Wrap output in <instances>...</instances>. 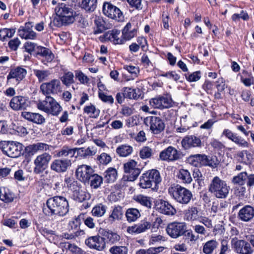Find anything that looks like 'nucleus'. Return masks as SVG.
Listing matches in <instances>:
<instances>
[{
  "label": "nucleus",
  "instance_id": "nucleus-1",
  "mask_svg": "<svg viewBox=\"0 0 254 254\" xmlns=\"http://www.w3.org/2000/svg\"><path fill=\"white\" fill-rule=\"evenodd\" d=\"M55 11L56 17L53 20V23L57 27L71 24L75 20V12L65 3H59Z\"/></svg>",
  "mask_w": 254,
  "mask_h": 254
},
{
  "label": "nucleus",
  "instance_id": "nucleus-2",
  "mask_svg": "<svg viewBox=\"0 0 254 254\" xmlns=\"http://www.w3.org/2000/svg\"><path fill=\"white\" fill-rule=\"evenodd\" d=\"M46 205L51 215L64 216L69 211L68 202L63 196H56L51 197L47 200Z\"/></svg>",
  "mask_w": 254,
  "mask_h": 254
},
{
  "label": "nucleus",
  "instance_id": "nucleus-3",
  "mask_svg": "<svg viewBox=\"0 0 254 254\" xmlns=\"http://www.w3.org/2000/svg\"><path fill=\"white\" fill-rule=\"evenodd\" d=\"M230 187L226 182L218 176L214 177L210 181L208 191L217 198L224 199L229 193Z\"/></svg>",
  "mask_w": 254,
  "mask_h": 254
},
{
  "label": "nucleus",
  "instance_id": "nucleus-4",
  "mask_svg": "<svg viewBox=\"0 0 254 254\" xmlns=\"http://www.w3.org/2000/svg\"><path fill=\"white\" fill-rule=\"evenodd\" d=\"M77 152L78 155L86 158L88 156H93L96 154V151L93 147H88L86 148L84 147L72 148L68 146H64L61 150L57 153L58 157H66L69 156L70 158L74 157L75 153Z\"/></svg>",
  "mask_w": 254,
  "mask_h": 254
},
{
  "label": "nucleus",
  "instance_id": "nucleus-5",
  "mask_svg": "<svg viewBox=\"0 0 254 254\" xmlns=\"http://www.w3.org/2000/svg\"><path fill=\"white\" fill-rule=\"evenodd\" d=\"M168 192L177 202L182 204H188L192 197L190 190L179 185L170 187Z\"/></svg>",
  "mask_w": 254,
  "mask_h": 254
},
{
  "label": "nucleus",
  "instance_id": "nucleus-6",
  "mask_svg": "<svg viewBox=\"0 0 254 254\" xmlns=\"http://www.w3.org/2000/svg\"><path fill=\"white\" fill-rule=\"evenodd\" d=\"M138 16H135L128 22L122 30V37L124 42L130 40L137 35L139 23Z\"/></svg>",
  "mask_w": 254,
  "mask_h": 254
},
{
  "label": "nucleus",
  "instance_id": "nucleus-7",
  "mask_svg": "<svg viewBox=\"0 0 254 254\" xmlns=\"http://www.w3.org/2000/svg\"><path fill=\"white\" fill-rule=\"evenodd\" d=\"M144 123L150 127V130L154 134H158L163 132L165 128V124L163 120L156 116H149L144 120Z\"/></svg>",
  "mask_w": 254,
  "mask_h": 254
},
{
  "label": "nucleus",
  "instance_id": "nucleus-8",
  "mask_svg": "<svg viewBox=\"0 0 254 254\" xmlns=\"http://www.w3.org/2000/svg\"><path fill=\"white\" fill-rule=\"evenodd\" d=\"M1 149L3 153L8 157L16 158L21 153L22 145L17 142L4 141Z\"/></svg>",
  "mask_w": 254,
  "mask_h": 254
},
{
  "label": "nucleus",
  "instance_id": "nucleus-9",
  "mask_svg": "<svg viewBox=\"0 0 254 254\" xmlns=\"http://www.w3.org/2000/svg\"><path fill=\"white\" fill-rule=\"evenodd\" d=\"M103 12L109 18L118 21L124 20V16L121 10L110 2H105L103 5Z\"/></svg>",
  "mask_w": 254,
  "mask_h": 254
},
{
  "label": "nucleus",
  "instance_id": "nucleus-10",
  "mask_svg": "<svg viewBox=\"0 0 254 254\" xmlns=\"http://www.w3.org/2000/svg\"><path fill=\"white\" fill-rule=\"evenodd\" d=\"M40 90L45 95H55L62 91L61 82L57 79H54L49 82L42 84Z\"/></svg>",
  "mask_w": 254,
  "mask_h": 254
},
{
  "label": "nucleus",
  "instance_id": "nucleus-11",
  "mask_svg": "<svg viewBox=\"0 0 254 254\" xmlns=\"http://www.w3.org/2000/svg\"><path fill=\"white\" fill-rule=\"evenodd\" d=\"M231 245L234 251L238 254H252L253 250L248 242L243 240H238L235 237L231 240Z\"/></svg>",
  "mask_w": 254,
  "mask_h": 254
},
{
  "label": "nucleus",
  "instance_id": "nucleus-12",
  "mask_svg": "<svg viewBox=\"0 0 254 254\" xmlns=\"http://www.w3.org/2000/svg\"><path fill=\"white\" fill-rule=\"evenodd\" d=\"M186 227V224L184 222H174L168 225L166 231L170 237L177 238L184 235Z\"/></svg>",
  "mask_w": 254,
  "mask_h": 254
},
{
  "label": "nucleus",
  "instance_id": "nucleus-13",
  "mask_svg": "<svg viewBox=\"0 0 254 254\" xmlns=\"http://www.w3.org/2000/svg\"><path fill=\"white\" fill-rule=\"evenodd\" d=\"M85 243L90 249L98 251H103L106 247L104 238L99 235L88 237L85 240Z\"/></svg>",
  "mask_w": 254,
  "mask_h": 254
},
{
  "label": "nucleus",
  "instance_id": "nucleus-14",
  "mask_svg": "<svg viewBox=\"0 0 254 254\" xmlns=\"http://www.w3.org/2000/svg\"><path fill=\"white\" fill-rule=\"evenodd\" d=\"M124 171L127 174V179L129 181L135 180L140 173V170L137 167V162L133 160H130L124 164Z\"/></svg>",
  "mask_w": 254,
  "mask_h": 254
},
{
  "label": "nucleus",
  "instance_id": "nucleus-15",
  "mask_svg": "<svg viewBox=\"0 0 254 254\" xmlns=\"http://www.w3.org/2000/svg\"><path fill=\"white\" fill-rule=\"evenodd\" d=\"M52 156L48 153H43L37 157L34 161L35 167L34 172L36 174H40L43 172L48 166V164L51 160Z\"/></svg>",
  "mask_w": 254,
  "mask_h": 254
},
{
  "label": "nucleus",
  "instance_id": "nucleus-16",
  "mask_svg": "<svg viewBox=\"0 0 254 254\" xmlns=\"http://www.w3.org/2000/svg\"><path fill=\"white\" fill-rule=\"evenodd\" d=\"M149 102L152 107L162 109L171 107L172 100L169 96L164 95L151 99Z\"/></svg>",
  "mask_w": 254,
  "mask_h": 254
},
{
  "label": "nucleus",
  "instance_id": "nucleus-17",
  "mask_svg": "<svg viewBox=\"0 0 254 254\" xmlns=\"http://www.w3.org/2000/svg\"><path fill=\"white\" fill-rule=\"evenodd\" d=\"M180 155L179 151L175 148L170 146L160 152L159 158L162 161L171 162L180 159Z\"/></svg>",
  "mask_w": 254,
  "mask_h": 254
},
{
  "label": "nucleus",
  "instance_id": "nucleus-18",
  "mask_svg": "<svg viewBox=\"0 0 254 254\" xmlns=\"http://www.w3.org/2000/svg\"><path fill=\"white\" fill-rule=\"evenodd\" d=\"M93 173L94 170L90 166L84 164L78 166L76 170L77 178L84 183L89 182Z\"/></svg>",
  "mask_w": 254,
  "mask_h": 254
},
{
  "label": "nucleus",
  "instance_id": "nucleus-19",
  "mask_svg": "<svg viewBox=\"0 0 254 254\" xmlns=\"http://www.w3.org/2000/svg\"><path fill=\"white\" fill-rule=\"evenodd\" d=\"M72 164L71 159H57L53 161L51 164V169L57 173H63L66 171Z\"/></svg>",
  "mask_w": 254,
  "mask_h": 254
},
{
  "label": "nucleus",
  "instance_id": "nucleus-20",
  "mask_svg": "<svg viewBox=\"0 0 254 254\" xmlns=\"http://www.w3.org/2000/svg\"><path fill=\"white\" fill-rule=\"evenodd\" d=\"M200 218L199 209L197 207L191 206L184 211V219L188 222L199 221Z\"/></svg>",
  "mask_w": 254,
  "mask_h": 254
},
{
  "label": "nucleus",
  "instance_id": "nucleus-21",
  "mask_svg": "<svg viewBox=\"0 0 254 254\" xmlns=\"http://www.w3.org/2000/svg\"><path fill=\"white\" fill-rule=\"evenodd\" d=\"M156 209L161 213L172 216L175 215L177 211L176 209L168 201L162 199H159L155 203Z\"/></svg>",
  "mask_w": 254,
  "mask_h": 254
},
{
  "label": "nucleus",
  "instance_id": "nucleus-22",
  "mask_svg": "<svg viewBox=\"0 0 254 254\" xmlns=\"http://www.w3.org/2000/svg\"><path fill=\"white\" fill-rule=\"evenodd\" d=\"M238 218L242 221L247 222L254 218V208L250 205H247L238 212Z\"/></svg>",
  "mask_w": 254,
  "mask_h": 254
},
{
  "label": "nucleus",
  "instance_id": "nucleus-23",
  "mask_svg": "<svg viewBox=\"0 0 254 254\" xmlns=\"http://www.w3.org/2000/svg\"><path fill=\"white\" fill-rule=\"evenodd\" d=\"M151 226L149 222L143 220L136 224L128 227L127 231L130 234H140L149 229Z\"/></svg>",
  "mask_w": 254,
  "mask_h": 254
},
{
  "label": "nucleus",
  "instance_id": "nucleus-24",
  "mask_svg": "<svg viewBox=\"0 0 254 254\" xmlns=\"http://www.w3.org/2000/svg\"><path fill=\"white\" fill-rule=\"evenodd\" d=\"M26 73V69L20 67L12 69L7 76V81L8 82H12V80L15 79L16 84H18L24 78Z\"/></svg>",
  "mask_w": 254,
  "mask_h": 254
},
{
  "label": "nucleus",
  "instance_id": "nucleus-25",
  "mask_svg": "<svg viewBox=\"0 0 254 254\" xmlns=\"http://www.w3.org/2000/svg\"><path fill=\"white\" fill-rule=\"evenodd\" d=\"M48 108H46V113L53 116H58L62 111V108L52 97L47 96Z\"/></svg>",
  "mask_w": 254,
  "mask_h": 254
},
{
  "label": "nucleus",
  "instance_id": "nucleus-26",
  "mask_svg": "<svg viewBox=\"0 0 254 254\" xmlns=\"http://www.w3.org/2000/svg\"><path fill=\"white\" fill-rule=\"evenodd\" d=\"M182 145L185 149L191 147H200L201 141L199 137L194 135H188L185 137L182 141Z\"/></svg>",
  "mask_w": 254,
  "mask_h": 254
},
{
  "label": "nucleus",
  "instance_id": "nucleus-27",
  "mask_svg": "<svg viewBox=\"0 0 254 254\" xmlns=\"http://www.w3.org/2000/svg\"><path fill=\"white\" fill-rule=\"evenodd\" d=\"M29 102L22 96H15L10 102V106L14 110L25 109L28 106Z\"/></svg>",
  "mask_w": 254,
  "mask_h": 254
},
{
  "label": "nucleus",
  "instance_id": "nucleus-28",
  "mask_svg": "<svg viewBox=\"0 0 254 254\" xmlns=\"http://www.w3.org/2000/svg\"><path fill=\"white\" fill-rule=\"evenodd\" d=\"M207 155L205 154H195L190 155L188 158L190 164L195 167L204 166L206 163Z\"/></svg>",
  "mask_w": 254,
  "mask_h": 254
},
{
  "label": "nucleus",
  "instance_id": "nucleus-29",
  "mask_svg": "<svg viewBox=\"0 0 254 254\" xmlns=\"http://www.w3.org/2000/svg\"><path fill=\"white\" fill-rule=\"evenodd\" d=\"M71 197L75 200L81 202L89 198V193L76 187L72 192Z\"/></svg>",
  "mask_w": 254,
  "mask_h": 254
},
{
  "label": "nucleus",
  "instance_id": "nucleus-30",
  "mask_svg": "<svg viewBox=\"0 0 254 254\" xmlns=\"http://www.w3.org/2000/svg\"><path fill=\"white\" fill-rule=\"evenodd\" d=\"M227 206L228 204L226 201L219 203L218 201H215L212 202L211 211L219 215H223L226 212Z\"/></svg>",
  "mask_w": 254,
  "mask_h": 254
},
{
  "label": "nucleus",
  "instance_id": "nucleus-31",
  "mask_svg": "<svg viewBox=\"0 0 254 254\" xmlns=\"http://www.w3.org/2000/svg\"><path fill=\"white\" fill-rule=\"evenodd\" d=\"M148 178L150 180L154 188H156L158 184L161 182L160 173L157 170H151L145 173Z\"/></svg>",
  "mask_w": 254,
  "mask_h": 254
},
{
  "label": "nucleus",
  "instance_id": "nucleus-32",
  "mask_svg": "<svg viewBox=\"0 0 254 254\" xmlns=\"http://www.w3.org/2000/svg\"><path fill=\"white\" fill-rule=\"evenodd\" d=\"M14 194L6 187H0V199L6 203L13 201Z\"/></svg>",
  "mask_w": 254,
  "mask_h": 254
},
{
  "label": "nucleus",
  "instance_id": "nucleus-33",
  "mask_svg": "<svg viewBox=\"0 0 254 254\" xmlns=\"http://www.w3.org/2000/svg\"><path fill=\"white\" fill-rule=\"evenodd\" d=\"M101 234L112 244H116L121 240V236L112 231L102 230Z\"/></svg>",
  "mask_w": 254,
  "mask_h": 254
},
{
  "label": "nucleus",
  "instance_id": "nucleus-34",
  "mask_svg": "<svg viewBox=\"0 0 254 254\" xmlns=\"http://www.w3.org/2000/svg\"><path fill=\"white\" fill-rule=\"evenodd\" d=\"M23 154L25 157V159L23 161V164L25 169L30 172L31 168L32 146L29 145L26 147Z\"/></svg>",
  "mask_w": 254,
  "mask_h": 254
},
{
  "label": "nucleus",
  "instance_id": "nucleus-35",
  "mask_svg": "<svg viewBox=\"0 0 254 254\" xmlns=\"http://www.w3.org/2000/svg\"><path fill=\"white\" fill-rule=\"evenodd\" d=\"M18 32V35L22 38L31 39L32 36V23L30 22L26 23L24 26L20 27Z\"/></svg>",
  "mask_w": 254,
  "mask_h": 254
},
{
  "label": "nucleus",
  "instance_id": "nucleus-36",
  "mask_svg": "<svg viewBox=\"0 0 254 254\" xmlns=\"http://www.w3.org/2000/svg\"><path fill=\"white\" fill-rule=\"evenodd\" d=\"M218 246L215 240H210L203 244L202 252L205 254H212Z\"/></svg>",
  "mask_w": 254,
  "mask_h": 254
},
{
  "label": "nucleus",
  "instance_id": "nucleus-37",
  "mask_svg": "<svg viewBox=\"0 0 254 254\" xmlns=\"http://www.w3.org/2000/svg\"><path fill=\"white\" fill-rule=\"evenodd\" d=\"M141 216L140 211L136 208H130L127 210L126 216L128 222L136 221Z\"/></svg>",
  "mask_w": 254,
  "mask_h": 254
},
{
  "label": "nucleus",
  "instance_id": "nucleus-38",
  "mask_svg": "<svg viewBox=\"0 0 254 254\" xmlns=\"http://www.w3.org/2000/svg\"><path fill=\"white\" fill-rule=\"evenodd\" d=\"M177 177L184 184H189L192 181L190 172L186 169H180L177 173Z\"/></svg>",
  "mask_w": 254,
  "mask_h": 254
},
{
  "label": "nucleus",
  "instance_id": "nucleus-39",
  "mask_svg": "<svg viewBox=\"0 0 254 254\" xmlns=\"http://www.w3.org/2000/svg\"><path fill=\"white\" fill-rule=\"evenodd\" d=\"M117 176V171L114 168L110 167L104 172L105 181L108 183L114 182Z\"/></svg>",
  "mask_w": 254,
  "mask_h": 254
},
{
  "label": "nucleus",
  "instance_id": "nucleus-40",
  "mask_svg": "<svg viewBox=\"0 0 254 254\" xmlns=\"http://www.w3.org/2000/svg\"><path fill=\"white\" fill-rule=\"evenodd\" d=\"M97 0H82L80 3L81 8L87 12H92L97 7Z\"/></svg>",
  "mask_w": 254,
  "mask_h": 254
},
{
  "label": "nucleus",
  "instance_id": "nucleus-41",
  "mask_svg": "<svg viewBox=\"0 0 254 254\" xmlns=\"http://www.w3.org/2000/svg\"><path fill=\"white\" fill-rule=\"evenodd\" d=\"M84 113L88 115L90 118H97L100 115V111L96 107L90 104L89 105L84 107Z\"/></svg>",
  "mask_w": 254,
  "mask_h": 254
},
{
  "label": "nucleus",
  "instance_id": "nucleus-42",
  "mask_svg": "<svg viewBox=\"0 0 254 254\" xmlns=\"http://www.w3.org/2000/svg\"><path fill=\"white\" fill-rule=\"evenodd\" d=\"M134 200L141 205L150 208L152 206L151 198L142 194L137 195L134 197Z\"/></svg>",
  "mask_w": 254,
  "mask_h": 254
},
{
  "label": "nucleus",
  "instance_id": "nucleus-43",
  "mask_svg": "<svg viewBox=\"0 0 254 254\" xmlns=\"http://www.w3.org/2000/svg\"><path fill=\"white\" fill-rule=\"evenodd\" d=\"M132 151V147L127 145H121L116 149L117 153L121 157L128 156L131 154Z\"/></svg>",
  "mask_w": 254,
  "mask_h": 254
},
{
  "label": "nucleus",
  "instance_id": "nucleus-44",
  "mask_svg": "<svg viewBox=\"0 0 254 254\" xmlns=\"http://www.w3.org/2000/svg\"><path fill=\"white\" fill-rule=\"evenodd\" d=\"M123 216L122 208L121 206L115 207L109 215V220L112 222L120 220Z\"/></svg>",
  "mask_w": 254,
  "mask_h": 254
},
{
  "label": "nucleus",
  "instance_id": "nucleus-45",
  "mask_svg": "<svg viewBox=\"0 0 254 254\" xmlns=\"http://www.w3.org/2000/svg\"><path fill=\"white\" fill-rule=\"evenodd\" d=\"M247 178L248 174L246 172H242L234 176L232 179V182L235 185L243 186L246 183Z\"/></svg>",
  "mask_w": 254,
  "mask_h": 254
},
{
  "label": "nucleus",
  "instance_id": "nucleus-46",
  "mask_svg": "<svg viewBox=\"0 0 254 254\" xmlns=\"http://www.w3.org/2000/svg\"><path fill=\"white\" fill-rule=\"evenodd\" d=\"M106 212V207L102 204L95 206L91 211L93 216L100 217L103 216Z\"/></svg>",
  "mask_w": 254,
  "mask_h": 254
},
{
  "label": "nucleus",
  "instance_id": "nucleus-47",
  "mask_svg": "<svg viewBox=\"0 0 254 254\" xmlns=\"http://www.w3.org/2000/svg\"><path fill=\"white\" fill-rule=\"evenodd\" d=\"M62 83L66 87L69 86L72 83L74 82V74L70 71L64 73L63 76L61 77Z\"/></svg>",
  "mask_w": 254,
  "mask_h": 254
},
{
  "label": "nucleus",
  "instance_id": "nucleus-48",
  "mask_svg": "<svg viewBox=\"0 0 254 254\" xmlns=\"http://www.w3.org/2000/svg\"><path fill=\"white\" fill-rule=\"evenodd\" d=\"M163 250L162 247H151L147 249H140L136 251L135 254H158Z\"/></svg>",
  "mask_w": 254,
  "mask_h": 254
},
{
  "label": "nucleus",
  "instance_id": "nucleus-49",
  "mask_svg": "<svg viewBox=\"0 0 254 254\" xmlns=\"http://www.w3.org/2000/svg\"><path fill=\"white\" fill-rule=\"evenodd\" d=\"M153 154V149L147 146L142 147L139 151V156L143 159L150 158Z\"/></svg>",
  "mask_w": 254,
  "mask_h": 254
},
{
  "label": "nucleus",
  "instance_id": "nucleus-50",
  "mask_svg": "<svg viewBox=\"0 0 254 254\" xmlns=\"http://www.w3.org/2000/svg\"><path fill=\"white\" fill-rule=\"evenodd\" d=\"M90 186L94 189L99 188L103 183L102 178L97 174H92V176L90 178Z\"/></svg>",
  "mask_w": 254,
  "mask_h": 254
},
{
  "label": "nucleus",
  "instance_id": "nucleus-51",
  "mask_svg": "<svg viewBox=\"0 0 254 254\" xmlns=\"http://www.w3.org/2000/svg\"><path fill=\"white\" fill-rule=\"evenodd\" d=\"M122 91L124 92L126 98L129 99H136L139 97V95L136 92V89L130 87H124L123 88Z\"/></svg>",
  "mask_w": 254,
  "mask_h": 254
},
{
  "label": "nucleus",
  "instance_id": "nucleus-52",
  "mask_svg": "<svg viewBox=\"0 0 254 254\" xmlns=\"http://www.w3.org/2000/svg\"><path fill=\"white\" fill-rule=\"evenodd\" d=\"M48 49L42 46H39L37 44L33 43V55L36 57L39 56L43 57L46 54Z\"/></svg>",
  "mask_w": 254,
  "mask_h": 254
},
{
  "label": "nucleus",
  "instance_id": "nucleus-53",
  "mask_svg": "<svg viewBox=\"0 0 254 254\" xmlns=\"http://www.w3.org/2000/svg\"><path fill=\"white\" fill-rule=\"evenodd\" d=\"M15 32V29H2L0 30V40L3 41L6 38H11L14 35Z\"/></svg>",
  "mask_w": 254,
  "mask_h": 254
},
{
  "label": "nucleus",
  "instance_id": "nucleus-54",
  "mask_svg": "<svg viewBox=\"0 0 254 254\" xmlns=\"http://www.w3.org/2000/svg\"><path fill=\"white\" fill-rule=\"evenodd\" d=\"M151 182L145 173H144L140 178L139 185L143 189L151 188L153 187Z\"/></svg>",
  "mask_w": 254,
  "mask_h": 254
},
{
  "label": "nucleus",
  "instance_id": "nucleus-55",
  "mask_svg": "<svg viewBox=\"0 0 254 254\" xmlns=\"http://www.w3.org/2000/svg\"><path fill=\"white\" fill-rule=\"evenodd\" d=\"M109 252L111 254H127L128 249L125 246H114L110 249Z\"/></svg>",
  "mask_w": 254,
  "mask_h": 254
},
{
  "label": "nucleus",
  "instance_id": "nucleus-56",
  "mask_svg": "<svg viewBox=\"0 0 254 254\" xmlns=\"http://www.w3.org/2000/svg\"><path fill=\"white\" fill-rule=\"evenodd\" d=\"M97 159L99 164L103 165H107L112 161V157L106 153H102Z\"/></svg>",
  "mask_w": 254,
  "mask_h": 254
},
{
  "label": "nucleus",
  "instance_id": "nucleus-57",
  "mask_svg": "<svg viewBox=\"0 0 254 254\" xmlns=\"http://www.w3.org/2000/svg\"><path fill=\"white\" fill-rule=\"evenodd\" d=\"M75 78L80 82V83L85 84L88 83L89 78L81 70H77L75 71Z\"/></svg>",
  "mask_w": 254,
  "mask_h": 254
},
{
  "label": "nucleus",
  "instance_id": "nucleus-58",
  "mask_svg": "<svg viewBox=\"0 0 254 254\" xmlns=\"http://www.w3.org/2000/svg\"><path fill=\"white\" fill-rule=\"evenodd\" d=\"M34 73L40 81L46 80L51 73L49 70H34Z\"/></svg>",
  "mask_w": 254,
  "mask_h": 254
},
{
  "label": "nucleus",
  "instance_id": "nucleus-59",
  "mask_svg": "<svg viewBox=\"0 0 254 254\" xmlns=\"http://www.w3.org/2000/svg\"><path fill=\"white\" fill-rule=\"evenodd\" d=\"M116 33H114V30L109 31L106 32L104 35L99 37V40L102 42L106 41L113 42V36H115Z\"/></svg>",
  "mask_w": 254,
  "mask_h": 254
},
{
  "label": "nucleus",
  "instance_id": "nucleus-60",
  "mask_svg": "<svg viewBox=\"0 0 254 254\" xmlns=\"http://www.w3.org/2000/svg\"><path fill=\"white\" fill-rule=\"evenodd\" d=\"M219 165V161L216 156L209 157L207 156L205 166H209L212 168H216Z\"/></svg>",
  "mask_w": 254,
  "mask_h": 254
},
{
  "label": "nucleus",
  "instance_id": "nucleus-61",
  "mask_svg": "<svg viewBox=\"0 0 254 254\" xmlns=\"http://www.w3.org/2000/svg\"><path fill=\"white\" fill-rule=\"evenodd\" d=\"M49 149V145L41 142L33 144V152L43 151Z\"/></svg>",
  "mask_w": 254,
  "mask_h": 254
},
{
  "label": "nucleus",
  "instance_id": "nucleus-62",
  "mask_svg": "<svg viewBox=\"0 0 254 254\" xmlns=\"http://www.w3.org/2000/svg\"><path fill=\"white\" fill-rule=\"evenodd\" d=\"M60 247L62 249L65 248L68 249L69 251L73 253L78 252L79 248L74 244H69V243H61Z\"/></svg>",
  "mask_w": 254,
  "mask_h": 254
},
{
  "label": "nucleus",
  "instance_id": "nucleus-63",
  "mask_svg": "<svg viewBox=\"0 0 254 254\" xmlns=\"http://www.w3.org/2000/svg\"><path fill=\"white\" fill-rule=\"evenodd\" d=\"M240 18L244 20H248L249 19V16L246 11L242 10L240 14L235 13L232 16V19L236 21Z\"/></svg>",
  "mask_w": 254,
  "mask_h": 254
},
{
  "label": "nucleus",
  "instance_id": "nucleus-64",
  "mask_svg": "<svg viewBox=\"0 0 254 254\" xmlns=\"http://www.w3.org/2000/svg\"><path fill=\"white\" fill-rule=\"evenodd\" d=\"M98 96L99 98L105 103L111 104H112L114 103V99L111 95H107L103 92L99 91Z\"/></svg>",
  "mask_w": 254,
  "mask_h": 254
}]
</instances>
